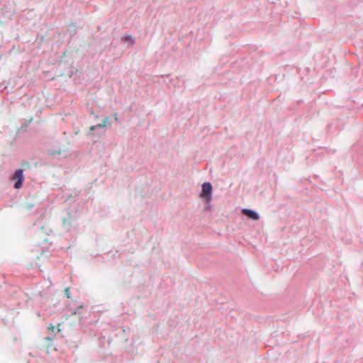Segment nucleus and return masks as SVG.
Listing matches in <instances>:
<instances>
[{"mask_svg": "<svg viewBox=\"0 0 363 363\" xmlns=\"http://www.w3.org/2000/svg\"><path fill=\"white\" fill-rule=\"evenodd\" d=\"M65 296L69 298H70V294H69V288H66L65 290Z\"/></svg>", "mask_w": 363, "mask_h": 363, "instance_id": "obj_7", "label": "nucleus"}, {"mask_svg": "<svg viewBox=\"0 0 363 363\" xmlns=\"http://www.w3.org/2000/svg\"><path fill=\"white\" fill-rule=\"evenodd\" d=\"M242 213L254 220H257L259 219V216L258 213L250 209L244 208L242 210Z\"/></svg>", "mask_w": 363, "mask_h": 363, "instance_id": "obj_3", "label": "nucleus"}, {"mask_svg": "<svg viewBox=\"0 0 363 363\" xmlns=\"http://www.w3.org/2000/svg\"><path fill=\"white\" fill-rule=\"evenodd\" d=\"M48 330H50L51 332H52L55 335L56 334V332L59 333L60 331V328H56L55 326H54L52 324L49 325V326L48 328Z\"/></svg>", "mask_w": 363, "mask_h": 363, "instance_id": "obj_5", "label": "nucleus"}, {"mask_svg": "<svg viewBox=\"0 0 363 363\" xmlns=\"http://www.w3.org/2000/svg\"><path fill=\"white\" fill-rule=\"evenodd\" d=\"M113 118H114V120H115L116 121H118V114H117L116 113H115L113 114Z\"/></svg>", "mask_w": 363, "mask_h": 363, "instance_id": "obj_8", "label": "nucleus"}, {"mask_svg": "<svg viewBox=\"0 0 363 363\" xmlns=\"http://www.w3.org/2000/svg\"><path fill=\"white\" fill-rule=\"evenodd\" d=\"M12 179L16 181L14 184V187L16 189H19L21 187L23 182V169H18L14 173Z\"/></svg>", "mask_w": 363, "mask_h": 363, "instance_id": "obj_1", "label": "nucleus"}, {"mask_svg": "<svg viewBox=\"0 0 363 363\" xmlns=\"http://www.w3.org/2000/svg\"><path fill=\"white\" fill-rule=\"evenodd\" d=\"M108 123V117H106L101 123L97 124L96 125H92L90 128L91 130H94L97 128H105L107 126Z\"/></svg>", "mask_w": 363, "mask_h": 363, "instance_id": "obj_4", "label": "nucleus"}, {"mask_svg": "<svg viewBox=\"0 0 363 363\" xmlns=\"http://www.w3.org/2000/svg\"><path fill=\"white\" fill-rule=\"evenodd\" d=\"M212 191V186L209 182H205L202 184V191L201 197L206 199L208 201L211 200V194Z\"/></svg>", "mask_w": 363, "mask_h": 363, "instance_id": "obj_2", "label": "nucleus"}, {"mask_svg": "<svg viewBox=\"0 0 363 363\" xmlns=\"http://www.w3.org/2000/svg\"><path fill=\"white\" fill-rule=\"evenodd\" d=\"M125 41H130L132 44L134 43V40L131 35H126L124 37Z\"/></svg>", "mask_w": 363, "mask_h": 363, "instance_id": "obj_6", "label": "nucleus"}]
</instances>
